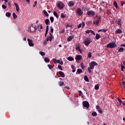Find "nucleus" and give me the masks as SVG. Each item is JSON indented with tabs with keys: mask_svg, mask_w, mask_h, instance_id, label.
Instances as JSON below:
<instances>
[{
	"mask_svg": "<svg viewBox=\"0 0 125 125\" xmlns=\"http://www.w3.org/2000/svg\"><path fill=\"white\" fill-rule=\"evenodd\" d=\"M47 66H48L49 69H50V70H51V69H52V68H53V66L51 64H48Z\"/></svg>",
	"mask_w": 125,
	"mask_h": 125,
	"instance_id": "39",
	"label": "nucleus"
},
{
	"mask_svg": "<svg viewBox=\"0 0 125 125\" xmlns=\"http://www.w3.org/2000/svg\"><path fill=\"white\" fill-rule=\"evenodd\" d=\"M59 84L60 86H62V85H64V82L60 81L59 83Z\"/></svg>",
	"mask_w": 125,
	"mask_h": 125,
	"instance_id": "32",
	"label": "nucleus"
},
{
	"mask_svg": "<svg viewBox=\"0 0 125 125\" xmlns=\"http://www.w3.org/2000/svg\"><path fill=\"white\" fill-rule=\"evenodd\" d=\"M87 14L89 17H91V16H95V12L90 10L87 12Z\"/></svg>",
	"mask_w": 125,
	"mask_h": 125,
	"instance_id": "5",
	"label": "nucleus"
},
{
	"mask_svg": "<svg viewBox=\"0 0 125 125\" xmlns=\"http://www.w3.org/2000/svg\"><path fill=\"white\" fill-rule=\"evenodd\" d=\"M85 26V23L84 22H82V28H83Z\"/></svg>",
	"mask_w": 125,
	"mask_h": 125,
	"instance_id": "56",
	"label": "nucleus"
},
{
	"mask_svg": "<svg viewBox=\"0 0 125 125\" xmlns=\"http://www.w3.org/2000/svg\"><path fill=\"white\" fill-rule=\"evenodd\" d=\"M117 46V44L115 42H110L107 44L106 47L109 48H115Z\"/></svg>",
	"mask_w": 125,
	"mask_h": 125,
	"instance_id": "3",
	"label": "nucleus"
},
{
	"mask_svg": "<svg viewBox=\"0 0 125 125\" xmlns=\"http://www.w3.org/2000/svg\"><path fill=\"white\" fill-rule=\"evenodd\" d=\"M59 74L60 75L61 77H62V78H65V74H64V73L61 71L59 72Z\"/></svg>",
	"mask_w": 125,
	"mask_h": 125,
	"instance_id": "19",
	"label": "nucleus"
},
{
	"mask_svg": "<svg viewBox=\"0 0 125 125\" xmlns=\"http://www.w3.org/2000/svg\"><path fill=\"white\" fill-rule=\"evenodd\" d=\"M50 20L51 23H53V21H54V18H53V17H51L50 18Z\"/></svg>",
	"mask_w": 125,
	"mask_h": 125,
	"instance_id": "34",
	"label": "nucleus"
},
{
	"mask_svg": "<svg viewBox=\"0 0 125 125\" xmlns=\"http://www.w3.org/2000/svg\"><path fill=\"white\" fill-rule=\"evenodd\" d=\"M53 62H54V63H55V64H56V63H57V60L56 59H54L53 60Z\"/></svg>",
	"mask_w": 125,
	"mask_h": 125,
	"instance_id": "52",
	"label": "nucleus"
},
{
	"mask_svg": "<svg viewBox=\"0 0 125 125\" xmlns=\"http://www.w3.org/2000/svg\"><path fill=\"white\" fill-rule=\"evenodd\" d=\"M107 31H108V29H99L98 30V32L100 33V32H103L104 33H106V32H107Z\"/></svg>",
	"mask_w": 125,
	"mask_h": 125,
	"instance_id": "22",
	"label": "nucleus"
},
{
	"mask_svg": "<svg viewBox=\"0 0 125 125\" xmlns=\"http://www.w3.org/2000/svg\"><path fill=\"white\" fill-rule=\"evenodd\" d=\"M2 7L3 8V9H5L6 8H7V6H6L5 5H2Z\"/></svg>",
	"mask_w": 125,
	"mask_h": 125,
	"instance_id": "47",
	"label": "nucleus"
},
{
	"mask_svg": "<svg viewBox=\"0 0 125 125\" xmlns=\"http://www.w3.org/2000/svg\"><path fill=\"white\" fill-rule=\"evenodd\" d=\"M99 89V85H98V84H96L95 85V89L97 90V89Z\"/></svg>",
	"mask_w": 125,
	"mask_h": 125,
	"instance_id": "38",
	"label": "nucleus"
},
{
	"mask_svg": "<svg viewBox=\"0 0 125 125\" xmlns=\"http://www.w3.org/2000/svg\"><path fill=\"white\" fill-rule=\"evenodd\" d=\"M58 68L60 69L61 70V71H63V68H62V66L60 65H58Z\"/></svg>",
	"mask_w": 125,
	"mask_h": 125,
	"instance_id": "42",
	"label": "nucleus"
},
{
	"mask_svg": "<svg viewBox=\"0 0 125 125\" xmlns=\"http://www.w3.org/2000/svg\"><path fill=\"white\" fill-rule=\"evenodd\" d=\"M26 0L28 2V4H30V0Z\"/></svg>",
	"mask_w": 125,
	"mask_h": 125,
	"instance_id": "61",
	"label": "nucleus"
},
{
	"mask_svg": "<svg viewBox=\"0 0 125 125\" xmlns=\"http://www.w3.org/2000/svg\"><path fill=\"white\" fill-rule=\"evenodd\" d=\"M64 88H66V89H70V87L65 86L64 87Z\"/></svg>",
	"mask_w": 125,
	"mask_h": 125,
	"instance_id": "58",
	"label": "nucleus"
},
{
	"mask_svg": "<svg viewBox=\"0 0 125 125\" xmlns=\"http://www.w3.org/2000/svg\"><path fill=\"white\" fill-rule=\"evenodd\" d=\"M89 33H90V30L85 31V34H89Z\"/></svg>",
	"mask_w": 125,
	"mask_h": 125,
	"instance_id": "53",
	"label": "nucleus"
},
{
	"mask_svg": "<svg viewBox=\"0 0 125 125\" xmlns=\"http://www.w3.org/2000/svg\"><path fill=\"white\" fill-rule=\"evenodd\" d=\"M99 39H100V35L97 33L96 34V40H98Z\"/></svg>",
	"mask_w": 125,
	"mask_h": 125,
	"instance_id": "30",
	"label": "nucleus"
},
{
	"mask_svg": "<svg viewBox=\"0 0 125 125\" xmlns=\"http://www.w3.org/2000/svg\"><path fill=\"white\" fill-rule=\"evenodd\" d=\"M73 39H74V36L73 35L70 36L67 38V42H71L72 41V40H73Z\"/></svg>",
	"mask_w": 125,
	"mask_h": 125,
	"instance_id": "18",
	"label": "nucleus"
},
{
	"mask_svg": "<svg viewBox=\"0 0 125 125\" xmlns=\"http://www.w3.org/2000/svg\"><path fill=\"white\" fill-rule=\"evenodd\" d=\"M27 42H28L29 46H34V43H33V40L30 39H27Z\"/></svg>",
	"mask_w": 125,
	"mask_h": 125,
	"instance_id": "9",
	"label": "nucleus"
},
{
	"mask_svg": "<svg viewBox=\"0 0 125 125\" xmlns=\"http://www.w3.org/2000/svg\"><path fill=\"white\" fill-rule=\"evenodd\" d=\"M76 50H79V51H80V52H81L82 51V50H81V48H80L79 46H77L76 48Z\"/></svg>",
	"mask_w": 125,
	"mask_h": 125,
	"instance_id": "41",
	"label": "nucleus"
},
{
	"mask_svg": "<svg viewBox=\"0 0 125 125\" xmlns=\"http://www.w3.org/2000/svg\"><path fill=\"white\" fill-rule=\"evenodd\" d=\"M90 33H91L94 36H95V33L93 30H90Z\"/></svg>",
	"mask_w": 125,
	"mask_h": 125,
	"instance_id": "46",
	"label": "nucleus"
},
{
	"mask_svg": "<svg viewBox=\"0 0 125 125\" xmlns=\"http://www.w3.org/2000/svg\"><path fill=\"white\" fill-rule=\"evenodd\" d=\"M44 61H45V62H46V63H48V62H49V61H50V60H49V59H48V58L45 57L44 58Z\"/></svg>",
	"mask_w": 125,
	"mask_h": 125,
	"instance_id": "27",
	"label": "nucleus"
},
{
	"mask_svg": "<svg viewBox=\"0 0 125 125\" xmlns=\"http://www.w3.org/2000/svg\"><path fill=\"white\" fill-rule=\"evenodd\" d=\"M67 60H68V61H74V58L72 57H68L67 58Z\"/></svg>",
	"mask_w": 125,
	"mask_h": 125,
	"instance_id": "25",
	"label": "nucleus"
},
{
	"mask_svg": "<svg viewBox=\"0 0 125 125\" xmlns=\"http://www.w3.org/2000/svg\"><path fill=\"white\" fill-rule=\"evenodd\" d=\"M52 39H53V36H49L47 38L46 41L48 42L49 41V42H51L52 41Z\"/></svg>",
	"mask_w": 125,
	"mask_h": 125,
	"instance_id": "15",
	"label": "nucleus"
},
{
	"mask_svg": "<svg viewBox=\"0 0 125 125\" xmlns=\"http://www.w3.org/2000/svg\"><path fill=\"white\" fill-rule=\"evenodd\" d=\"M91 42H92L91 41V38L89 37H87L86 39H84V40L83 42V43L86 46H88V45H89Z\"/></svg>",
	"mask_w": 125,
	"mask_h": 125,
	"instance_id": "2",
	"label": "nucleus"
},
{
	"mask_svg": "<svg viewBox=\"0 0 125 125\" xmlns=\"http://www.w3.org/2000/svg\"><path fill=\"white\" fill-rule=\"evenodd\" d=\"M40 27V30H42V25L41 24L40 25H39Z\"/></svg>",
	"mask_w": 125,
	"mask_h": 125,
	"instance_id": "57",
	"label": "nucleus"
},
{
	"mask_svg": "<svg viewBox=\"0 0 125 125\" xmlns=\"http://www.w3.org/2000/svg\"><path fill=\"white\" fill-rule=\"evenodd\" d=\"M83 107H85L87 108V109H88L89 108V103H88V102L84 101L83 102Z\"/></svg>",
	"mask_w": 125,
	"mask_h": 125,
	"instance_id": "8",
	"label": "nucleus"
},
{
	"mask_svg": "<svg viewBox=\"0 0 125 125\" xmlns=\"http://www.w3.org/2000/svg\"><path fill=\"white\" fill-rule=\"evenodd\" d=\"M82 57L81 55H78L77 56H76L75 59L78 61H80V60H82Z\"/></svg>",
	"mask_w": 125,
	"mask_h": 125,
	"instance_id": "14",
	"label": "nucleus"
},
{
	"mask_svg": "<svg viewBox=\"0 0 125 125\" xmlns=\"http://www.w3.org/2000/svg\"><path fill=\"white\" fill-rule=\"evenodd\" d=\"M96 108L97 110H98V112L100 113V114H102L103 113V110L100 107L99 105H96Z\"/></svg>",
	"mask_w": 125,
	"mask_h": 125,
	"instance_id": "10",
	"label": "nucleus"
},
{
	"mask_svg": "<svg viewBox=\"0 0 125 125\" xmlns=\"http://www.w3.org/2000/svg\"><path fill=\"white\" fill-rule=\"evenodd\" d=\"M39 53L42 55V56H44L45 55V54L43 52L40 51Z\"/></svg>",
	"mask_w": 125,
	"mask_h": 125,
	"instance_id": "35",
	"label": "nucleus"
},
{
	"mask_svg": "<svg viewBox=\"0 0 125 125\" xmlns=\"http://www.w3.org/2000/svg\"><path fill=\"white\" fill-rule=\"evenodd\" d=\"M14 5L16 6V8L17 12H19V11H20V8H19V5H18V4H17V3H14Z\"/></svg>",
	"mask_w": 125,
	"mask_h": 125,
	"instance_id": "16",
	"label": "nucleus"
},
{
	"mask_svg": "<svg viewBox=\"0 0 125 125\" xmlns=\"http://www.w3.org/2000/svg\"><path fill=\"white\" fill-rule=\"evenodd\" d=\"M82 27V23L79 24L78 26H77V28L78 29H80V28Z\"/></svg>",
	"mask_w": 125,
	"mask_h": 125,
	"instance_id": "50",
	"label": "nucleus"
},
{
	"mask_svg": "<svg viewBox=\"0 0 125 125\" xmlns=\"http://www.w3.org/2000/svg\"><path fill=\"white\" fill-rule=\"evenodd\" d=\"M92 116H93V117H96V116H97V113L95 111H93L92 113Z\"/></svg>",
	"mask_w": 125,
	"mask_h": 125,
	"instance_id": "29",
	"label": "nucleus"
},
{
	"mask_svg": "<svg viewBox=\"0 0 125 125\" xmlns=\"http://www.w3.org/2000/svg\"><path fill=\"white\" fill-rule=\"evenodd\" d=\"M113 4L117 9L119 8V6H118V3H117V1H114L113 2Z\"/></svg>",
	"mask_w": 125,
	"mask_h": 125,
	"instance_id": "23",
	"label": "nucleus"
},
{
	"mask_svg": "<svg viewBox=\"0 0 125 125\" xmlns=\"http://www.w3.org/2000/svg\"><path fill=\"white\" fill-rule=\"evenodd\" d=\"M76 12L78 16H82V15L83 14V10H82L81 8H77Z\"/></svg>",
	"mask_w": 125,
	"mask_h": 125,
	"instance_id": "4",
	"label": "nucleus"
},
{
	"mask_svg": "<svg viewBox=\"0 0 125 125\" xmlns=\"http://www.w3.org/2000/svg\"><path fill=\"white\" fill-rule=\"evenodd\" d=\"M61 34H64L65 33V29H63L62 30L60 31Z\"/></svg>",
	"mask_w": 125,
	"mask_h": 125,
	"instance_id": "49",
	"label": "nucleus"
},
{
	"mask_svg": "<svg viewBox=\"0 0 125 125\" xmlns=\"http://www.w3.org/2000/svg\"><path fill=\"white\" fill-rule=\"evenodd\" d=\"M75 68V66L72 65H71V69H74Z\"/></svg>",
	"mask_w": 125,
	"mask_h": 125,
	"instance_id": "62",
	"label": "nucleus"
},
{
	"mask_svg": "<svg viewBox=\"0 0 125 125\" xmlns=\"http://www.w3.org/2000/svg\"><path fill=\"white\" fill-rule=\"evenodd\" d=\"M84 80L85 81V82H89V80L88 79V77L87 76H85L84 77Z\"/></svg>",
	"mask_w": 125,
	"mask_h": 125,
	"instance_id": "31",
	"label": "nucleus"
},
{
	"mask_svg": "<svg viewBox=\"0 0 125 125\" xmlns=\"http://www.w3.org/2000/svg\"><path fill=\"white\" fill-rule=\"evenodd\" d=\"M117 100L119 101V102L120 103H123V101H122V100H121V99H120V98H117Z\"/></svg>",
	"mask_w": 125,
	"mask_h": 125,
	"instance_id": "48",
	"label": "nucleus"
},
{
	"mask_svg": "<svg viewBox=\"0 0 125 125\" xmlns=\"http://www.w3.org/2000/svg\"><path fill=\"white\" fill-rule=\"evenodd\" d=\"M61 17L62 19L65 18V17H66V16H65L63 13H62L61 15Z\"/></svg>",
	"mask_w": 125,
	"mask_h": 125,
	"instance_id": "43",
	"label": "nucleus"
},
{
	"mask_svg": "<svg viewBox=\"0 0 125 125\" xmlns=\"http://www.w3.org/2000/svg\"><path fill=\"white\" fill-rule=\"evenodd\" d=\"M75 5V2L74 1H70L68 2V6L73 7Z\"/></svg>",
	"mask_w": 125,
	"mask_h": 125,
	"instance_id": "13",
	"label": "nucleus"
},
{
	"mask_svg": "<svg viewBox=\"0 0 125 125\" xmlns=\"http://www.w3.org/2000/svg\"><path fill=\"white\" fill-rule=\"evenodd\" d=\"M122 29H118L115 31V34L118 35V34H122Z\"/></svg>",
	"mask_w": 125,
	"mask_h": 125,
	"instance_id": "17",
	"label": "nucleus"
},
{
	"mask_svg": "<svg viewBox=\"0 0 125 125\" xmlns=\"http://www.w3.org/2000/svg\"><path fill=\"white\" fill-rule=\"evenodd\" d=\"M53 14H54V16H55V17H56V18L57 19H58V18H59V16H58V14H57L56 13V12L54 11L53 13Z\"/></svg>",
	"mask_w": 125,
	"mask_h": 125,
	"instance_id": "26",
	"label": "nucleus"
},
{
	"mask_svg": "<svg viewBox=\"0 0 125 125\" xmlns=\"http://www.w3.org/2000/svg\"><path fill=\"white\" fill-rule=\"evenodd\" d=\"M33 27L34 28V29H36V31L37 30H38V26L34 25V26H33Z\"/></svg>",
	"mask_w": 125,
	"mask_h": 125,
	"instance_id": "55",
	"label": "nucleus"
},
{
	"mask_svg": "<svg viewBox=\"0 0 125 125\" xmlns=\"http://www.w3.org/2000/svg\"><path fill=\"white\" fill-rule=\"evenodd\" d=\"M78 92L79 96H82V95H83V92H82V91L79 90Z\"/></svg>",
	"mask_w": 125,
	"mask_h": 125,
	"instance_id": "44",
	"label": "nucleus"
},
{
	"mask_svg": "<svg viewBox=\"0 0 125 125\" xmlns=\"http://www.w3.org/2000/svg\"><path fill=\"white\" fill-rule=\"evenodd\" d=\"M45 24H46V25H49V24H50V21H49V19H46L45 20Z\"/></svg>",
	"mask_w": 125,
	"mask_h": 125,
	"instance_id": "21",
	"label": "nucleus"
},
{
	"mask_svg": "<svg viewBox=\"0 0 125 125\" xmlns=\"http://www.w3.org/2000/svg\"><path fill=\"white\" fill-rule=\"evenodd\" d=\"M122 84H123L124 85H125V81L122 82Z\"/></svg>",
	"mask_w": 125,
	"mask_h": 125,
	"instance_id": "63",
	"label": "nucleus"
},
{
	"mask_svg": "<svg viewBox=\"0 0 125 125\" xmlns=\"http://www.w3.org/2000/svg\"><path fill=\"white\" fill-rule=\"evenodd\" d=\"M8 5H9V6H10V7H11V3H10V2H8Z\"/></svg>",
	"mask_w": 125,
	"mask_h": 125,
	"instance_id": "60",
	"label": "nucleus"
},
{
	"mask_svg": "<svg viewBox=\"0 0 125 125\" xmlns=\"http://www.w3.org/2000/svg\"><path fill=\"white\" fill-rule=\"evenodd\" d=\"M13 17L14 19H16V18H17V15H16V14H15V13H13Z\"/></svg>",
	"mask_w": 125,
	"mask_h": 125,
	"instance_id": "33",
	"label": "nucleus"
},
{
	"mask_svg": "<svg viewBox=\"0 0 125 125\" xmlns=\"http://www.w3.org/2000/svg\"><path fill=\"white\" fill-rule=\"evenodd\" d=\"M30 30L32 33H34V32H36V28H35V27H34V25L32 24V26L30 27Z\"/></svg>",
	"mask_w": 125,
	"mask_h": 125,
	"instance_id": "11",
	"label": "nucleus"
},
{
	"mask_svg": "<svg viewBox=\"0 0 125 125\" xmlns=\"http://www.w3.org/2000/svg\"><path fill=\"white\" fill-rule=\"evenodd\" d=\"M92 55V53H91V52H88V57L89 58H91Z\"/></svg>",
	"mask_w": 125,
	"mask_h": 125,
	"instance_id": "36",
	"label": "nucleus"
},
{
	"mask_svg": "<svg viewBox=\"0 0 125 125\" xmlns=\"http://www.w3.org/2000/svg\"><path fill=\"white\" fill-rule=\"evenodd\" d=\"M34 5H33V7H36V5H37V3H38V2H37V1H35L34 2Z\"/></svg>",
	"mask_w": 125,
	"mask_h": 125,
	"instance_id": "54",
	"label": "nucleus"
},
{
	"mask_svg": "<svg viewBox=\"0 0 125 125\" xmlns=\"http://www.w3.org/2000/svg\"><path fill=\"white\" fill-rule=\"evenodd\" d=\"M58 7H59L60 9H63V8L65 7V4H64L63 2L60 1L58 4Z\"/></svg>",
	"mask_w": 125,
	"mask_h": 125,
	"instance_id": "6",
	"label": "nucleus"
},
{
	"mask_svg": "<svg viewBox=\"0 0 125 125\" xmlns=\"http://www.w3.org/2000/svg\"><path fill=\"white\" fill-rule=\"evenodd\" d=\"M50 32L51 33H53V27L52 26L50 27Z\"/></svg>",
	"mask_w": 125,
	"mask_h": 125,
	"instance_id": "51",
	"label": "nucleus"
},
{
	"mask_svg": "<svg viewBox=\"0 0 125 125\" xmlns=\"http://www.w3.org/2000/svg\"><path fill=\"white\" fill-rule=\"evenodd\" d=\"M121 6H124V4H125V1L124 0L121 1Z\"/></svg>",
	"mask_w": 125,
	"mask_h": 125,
	"instance_id": "45",
	"label": "nucleus"
},
{
	"mask_svg": "<svg viewBox=\"0 0 125 125\" xmlns=\"http://www.w3.org/2000/svg\"><path fill=\"white\" fill-rule=\"evenodd\" d=\"M96 25H99V22H101V17L99 16H96Z\"/></svg>",
	"mask_w": 125,
	"mask_h": 125,
	"instance_id": "7",
	"label": "nucleus"
},
{
	"mask_svg": "<svg viewBox=\"0 0 125 125\" xmlns=\"http://www.w3.org/2000/svg\"><path fill=\"white\" fill-rule=\"evenodd\" d=\"M43 13H44V15L46 16V17H48L49 16L48 13H47V12H46V10H43Z\"/></svg>",
	"mask_w": 125,
	"mask_h": 125,
	"instance_id": "24",
	"label": "nucleus"
},
{
	"mask_svg": "<svg viewBox=\"0 0 125 125\" xmlns=\"http://www.w3.org/2000/svg\"><path fill=\"white\" fill-rule=\"evenodd\" d=\"M82 73H83V70L82 69H78L77 70V72L76 74H82Z\"/></svg>",
	"mask_w": 125,
	"mask_h": 125,
	"instance_id": "20",
	"label": "nucleus"
},
{
	"mask_svg": "<svg viewBox=\"0 0 125 125\" xmlns=\"http://www.w3.org/2000/svg\"><path fill=\"white\" fill-rule=\"evenodd\" d=\"M117 24H118L120 27H122V19H118L117 21Z\"/></svg>",
	"mask_w": 125,
	"mask_h": 125,
	"instance_id": "12",
	"label": "nucleus"
},
{
	"mask_svg": "<svg viewBox=\"0 0 125 125\" xmlns=\"http://www.w3.org/2000/svg\"><path fill=\"white\" fill-rule=\"evenodd\" d=\"M119 52H123L124 51V48L120 47L119 49Z\"/></svg>",
	"mask_w": 125,
	"mask_h": 125,
	"instance_id": "37",
	"label": "nucleus"
},
{
	"mask_svg": "<svg viewBox=\"0 0 125 125\" xmlns=\"http://www.w3.org/2000/svg\"><path fill=\"white\" fill-rule=\"evenodd\" d=\"M5 15L6 17H10V16H11V13L10 12H6Z\"/></svg>",
	"mask_w": 125,
	"mask_h": 125,
	"instance_id": "28",
	"label": "nucleus"
},
{
	"mask_svg": "<svg viewBox=\"0 0 125 125\" xmlns=\"http://www.w3.org/2000/svg\"><path fill=\"white\" fill-rule=\"evenodd\" d=\"M89 66L88 67V71L89 74H92V71L91 70H93L94 69V66H98V63L96 62H91L89 63Z\"/></svg>",
	"mask_w": 125,
	"mask_h": 125,
	"instance_id": "1",
	"label": "nucleus"
},
{
	"mask_svg": "<svg viewBox=\"0 0 125 125\" xmlns=\"http://www.w3.org/2000/svg\"><path fill=\"white\" fill-rule=\"evenodd\" d=\"M124 69H125V66L121 63V71H122V72H124Z\"/></svg>",
	"mask_w": 125,
	"mask_h": 125,
	"instance_id": "40",
	"label": "nucleus"
},
{
	"mask_svg": "<svg viewBox=\"0 0 125 125\" xmlns=\"http://www.w3.org/2000/svg\"><path fill=\"white\" fill-rule=\"evenodd\" d=\"M59 64H60L61 65H63V62L61 61V62H60V63Z\"/></svg>",
	"mask_w": 125,
	"mask_h": 125,
	"instance_id": "59",
	"label": "nucleus"
},
{
	"mask_svg": "<svg viewBox=\"0 0 125 125\" xmlns=\"http://www.w3.org/2000/svg\"><path fill=\"white\" fill-rule=\"evenodd\" d=\"M121 46H124V47H125V44H122L121 45Z\"/></svg>",
	"mask_w": 125,
	"mask_h": 125,
	"instance_id": "64",
	"label": "nucleus"
}]
</instances>
